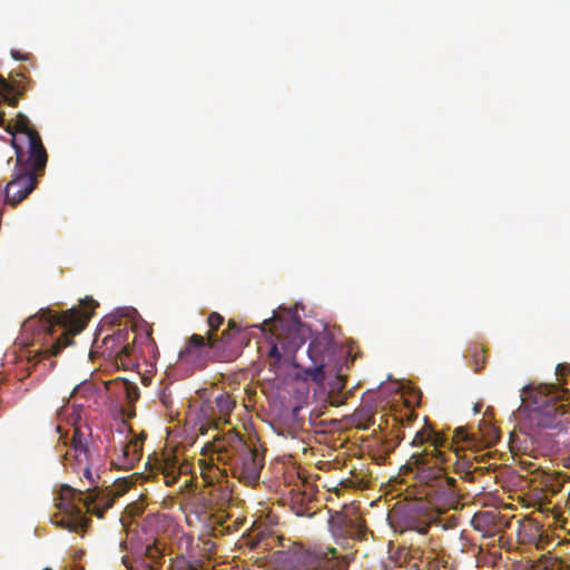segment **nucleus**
Wrapping results in <instances>:
<instances>
[{"label":"nucleus","instance_id":"f257e3e1","mask_svg":"<svg viewBox=\"0 0 570 570\" xmlns=\"http://www.w3.org/2000/svg\"><path fill=\"white\" fill-rule=\"evenodd\" d=\"M80 304L81 309L72 307L60 314L50 308L40 309L22 323L18 340L27 348L28 362L57 356L72 344V336L85 327L98 305L91 297L81 299Z\"/></svg>","mask_w":570,"mask_h":570},{"label":"nucleus","instance_id":"f03ea898","mask_svg":"<svg viewBox=\"0 0 570 570\" xmlns=\"http://www.w3.org/2000/svg\"><path fill=\"white\" fill-rule=\"evenodd\" d=\"M266 326L269 327L268 357L291 362L294 367L303 370L305 379L317 384L325 382L326 358L333 351V340L328 335L316 336L311 341L307 347L311 364L302 366L296 360V353L306 341L307 327L301 318L291 313L285 316L274 315L263 322L261 330L265 332Z\"/></svg>","mask_w":570,"mask_h":570},{"label":"nucleus","instance_id":"7ed1b4c3","mask_svg":"<svg viewBox=\"0 0 570 570\" xmlns=\"http://www.w3.org/2000/svg\"><path fill=\"white\" fill-rule=\"evenodd\" d=\"M214 451L219 461L228 462L234 478L247 487L258 484L265 464L264 454L250 448L240 434L229 430L227 434H216L213 440Z\"/></svg>","mask_w":570,"mask_h":570},{"label":"nucleus","instance_id":"20e7f679","mask_svg":"<svg viewBox=\"0 0 570 570\" xmlns=\"http://www.w3.org/2000/svg\"><path fill=\"white\" fill-rule=\"evenodd\" d=\"M561 484L558 480H550L541 465H537V514H541L546 521L537 517V550L553 542L556 528H561L562 517L559 503L552 502V498L559 493Z\"/></svg>","mask_w":570,"mask_h":570},{"label":"nucleus","instance_id":"39448f33","mask_svg":"<svg viewBox=\"0 0 570 570\" xmlns=\"http://www.w3.org/2000/svg\"><path fill=\"white\" fill-rule=\"evenodd\" d=\"M151 334L153 330L147 327L141 336V343L137 345V334L134 331L127 326L118 327L102 338V353L126 368L137 365L140 353L147 352L151 358H156L158 350Z\"/></svg>","mask_w":570,"mask_h":570},{"label":"nucleus","instance_id":"423d86ee","mask_svg":"<svg viewBox=\"0 0 570 570\" xmlns=\"http://www.w3.org/2000/svg\"><path fill=\"white\" fill-rule=\"evenodd\" d=\"M12 147L16 151V165L12 171L11 180L4 188V203L16 207L26 199L37 187L38 178L45 174L48 157H43V163L39 165L36 158L26 156L16 139Z\"/></svg>","mask_w":570,"mask_h":570},{"label":"nucleus","instance_id":"0eeeda50","mask_svg":"<svg viewBox=\"0 0 570 570\" xmlns=\"http://www.w3.org/2000/svg\"><path fill=\"white\" fill-rule=\"evenodd\" d=\"M55 501V505L58 509V513L51 518L55 524L70 532H85L90 519L86 517L78 505L79 503L85 505V491L63 484L60 487Z\"/></svg>","mask_w":570,"mask_h":570},{"label":"nucleus","instance_id":"6e6552de","mask_svg":"<svg viewBox=\"0 0 570 570\" xmlns=\"http://www.w3.org/2000/svg\"><path fill=\"white\" fill-rule=\"evenodd\" d=\"M560 384L537 381V429H558L562 424L568 404Z\"/></svg>","mask_w":570,"mask_h":570},{"label":"nucleus","instance_id":"1a4fd4ad","mask_svg":"<svg viewBox=\"0 0 570 570\" xmlns=\"http://www.w3.org/2000/svg\"><path fill=\"white\" fill-rule=\"evenodd\" d=\"M412 459L417 464L416 478L431 489L436 497L454 498L456 495V480L449 476L444 469L433 462L430 464L422 454H413Z\"/></svg>","mask_w":570,"mask_h":570},{"label":"nucleus","instance_id":"9d476101","mask_svg":"<svg viewBox=\"0 0 570 570\" xmlns=\"http://www.w3.org/2000/svg\"><path fill=\"white\" fill-rule=\"evenodd\" d=\"M218 343L208 336L193 334L178 353V361L191 371L205 368L217 352Z\"/></svg>","mask_w":570,"mask_h":570},{"label":"nucleus","instance_id":"9b49d317","mask_svg":"<svg viewBox=\"0 0 570 570\" xmlns=\"http://www.w3.org/2000/svg\"><path fill=\"white\" fill-rule=\"evenodd\" d=\"M351 556L338 558L335 548L327 550H302L296 553V562L301 570H348Z\"/></svg>","mask_w":570,"mask_h":570},{"label":"nucleus","instance_id":"f8f14e48","mask_svg":"<svg viewBox=\"0 0 570 570\" xmlns=\"http://www.w3.org/2000/svg\"><path fill=\"white\" fill-rule=\"evenodd\" d=\"M330 529L336 542L348 546L350 540L362 541L366 535L364 520L355 511L336 512L328 520Z\"/></svg>","mask_w":570,"mask_h":570},{"label":"nucleus","instance_id":"ddd939ff","mask_svg":"<svg viewBox=\"0 0 570 570\" xmlns=\"http://www.w3.org/2000/svg\"><path fill=\"white\" fill-rule=\"evenodd\" d=\"M14 131L9 126L7 130L12 135L11 144L13 139L17 140L18 145L23 149L21 144L27 145L28 149L26 156L36 158V163L41 165L43 157H48L46 148L42 144L39 132L31 126L30 120L23 114H18L17 120L13 126Z\"/></svg>","mask_w":570,"mask_h":570},{"label":"nucleus","instance_id":"4468645a","mask_svg":"<svg viewBox=\"0 0 570 570\" xmlns=\"http://www.w3.org/2000/svg\"><path fill=\"white\" fill-rule=\"evenodd\" d=\"M489 415L487 410L478 424L476 432H469L466 428L460 426L454 430L453 438L456 442H463L471 449L491 448L500 440L499 429L485 420Z\"/></svg>","mask_w":570,"mask_h":570},{"label":"nucleus","instance_id":"2eb2a0df","mask_svg":"<svg viewBox=\"0 0 570 570\" xmlns=\"http://www.w3.org/2000/svg\"><path fill=\"white\" fill-rule=\"evenodd\" d=\"M392 519L402 520L407 529L421 534L428 533L433 520H439L434 513L423 511L422 505L419 503L409 504L402 510L394 512Z\"/></svg>","mask_w":570,"mask_h":570},{"label":"nucleus","instance_id":"dca6fc26","mask_svg":"<svg viewBox=\"0 0 570 570\" xmlns=\"http://www.w3.org/2000/svg\"><path fill=\"white\" fill-rule=\"evenodd\" d=\"M90 430H86L75 426L72 429V436L70 440V448L62 454H60L61 462L69 460L72 454L78 464L89 463L94 460L92 451L89 448L90 442Z\"/></svg>","mask_w":570,"mask_h":570},{"label":"nucleus","instance_id":"f3484780","mask_svg":"<svg viewBox=\"0 0 570 570\" xmlns=\"http://www.w3.org/2000/svg\"><path fill=\"white\" fill-rule=\"evenodd\" d=\"M471 522L475 530L489 537L495 535L510 524L504 515L490 510L475 513Z\"/></svg>","mask_w":570,"mask_h":570},{"label":"nucleus","instance_id":"a211bd4d","mask_svg":"<svg viewBox=\"0 0 570 570\" xmlns=\"http://www.w3.org/2000/svg\"><path fill=\"white\" fill-rule=\"evenodd\" d=\"M115 497L112 493L99 490L98 485L95 488H88L85 491V508L87 512L102 518L104 513L110 509L114 504Z\"/></svg>","mask_w":570,"mask_h":570},{"label":"nucleus","instance_id":"6ab92c4d","mask_svg":"<svg viewBox=\"0 0 570 570\" xmlns=\"http://www.w3.org/2000/svg\"><path fill=\"white\" fill-rule=\"evenodd\" d=\"M17 77L12 80H7L0 75V97L11 107L18 106L19 98L26 94L30 82L21 72Z\"/></svg>","mask_w":570,"mask_h":570},{"label":"nucleus","instance_id":"aec40b11","mask_svg":"<svg viewBox=\"0 0 570 570\" xmlns=\"http://www.w3.org/2000/svg\"><path fill=\"white\" fill-rule=\"evenodd\" d=\"M120 453L115 460V465L122 470H130L140 461L142 455V439L131 436L129 441L121 442Z\"/></svg>","mask_w":570,"mask_h":570},{"label":"nucleus","instance_id":"412c9836","mask_svg":"<svg viewBox=\"0 0 570 570\" xmlns=\"http://www.w3.org/2000/svg\"><path fill=\"white\" fill-rule=\"evenodd\" d=\"M534 385L529 383L521 390V404L514 412L515 420L521 425V429L532 430L533 426V413H534Z\"/></svg>","mask_w":570,"mask_h":570},{"label":"nucleus","instance_id":"4be33fe9","mask_svg":"<svg viewBox=\"0 0 570 570\" xmlns=\"http://www.w3.org/2000/svg\"><path fill=\"white\" fill-rule=\"evenodd\" d=\"M157 474L161 475L168 487L175 484L180 476V466L176 456L167 454L156 461Z\"/></svg>","mask_w":570,"mask_h":570},{"label":"nucleus","instance_id":"5701e85b","mask_svg":"<svg viewBox=\"0 0 570 570\" xmlns=\"http://www.w3.org/2000/svg\"><path fill=\"white\" fill-rule=\"evenodd\" d=\"M518 523V542L523 546L524 549L530 548L532 543H534V522L531 518V513L519 519Z\"/></svg>","mask_w":570,"mask_h":570},{"label":"nucleus","instance_id":"b1692460","mask_svg":"<svg viewBox=\"0 0 570 570\" xmlns=\"http://www.w3.org/2000/svg\"><path fill=\"white\" fill-rule=\"evenodd\" d=\"M375 410L372 405H362L353 413V422L357 429L367 430L375 423Z\"/></svg>","mask_w":570,"mask_h":570},{"label":"nucleus","instance_id":"393cba45","mask_svg":"<svg viewBox=\"0 0 570 570\" xmlns=\"http://www.w3.org/2000/svg\"><path fill=\"white\" fill-rule=\"evenodd\" d=\"M220 422L227 423L228 416L235 407V401L227 393H220L213 401Z\"/></svg>","mask_w":570,"mask_h":570},{"label":"nucleus","instance_id":"a878e982","mask_svg":"<svg viewBox=\"0 0 570 570\" xmlns=\"http://www.w3.org/2000/svg\"><path fill=\"white\" fill-rule=\"evenodd\" d=\"M199 416L208 424L217 425L220 421L217 415L214 402L210 400L203 401L199 407Z\"/></svg>","mask_w":570,"mask_h":570},{"label":"nucleus","instance_id":"bb28decb","mask_svg":"<svg viewBox=\"0 0 570 570\" xmlns=\"http://www.w3.org/2000/svg\"><path fill=\"white\" fill-rule=\"evenodd\" d=\"M470 356L474 372H480L487 362V350L483 346L475 344L470 348Z\"/></svg>","mask_w":570,"mask_h":570},{"label":"nucleus","instance_id":"cd10ccee","mask_svg":"<svg viewBox=\"0 0 570 570\" xmlns=\"http://www.w3.org/2000/svg\"><path fill=\"white\" fill-rule=\"evenodd\" d=\"M120 391L125 394L128 405H132L139 399L138 386L128 381L121 383Z\"/></svg>","mask_w":570,"mask_h":570},{"label":"nucleus","instance_id":"c85d7f7f","mask_svg":"<svg viewBox=\"0 0 570 570\" xmlns=\"http://www.w3.org/2000/svg\"><path fill=\"white\" fill-rule=\"evenodd\" d=\"M224 323V316H222L217 312H212L208 315L207 324H208V331L204 336H215L217 334V331Z\"/></svg>","mask_w":570,"mask_h":570},{"label":"nucleus","instance_id":"c756f323","mask_svg":"<svg viewBox=\"0 0 570 570\" xmlns=\"http://www.w3.org/2000/svg\"><path fill=\"white\" fill-rule=\"evenodd\" d=\"M480 468H474L471 462L469 461H462L458 462L456 464V471L461 474V478L472 482L474 480V473L479 471Z\"/></svg>","mask_w":570,"mask_h":570},{"label":"nucleus","instance_id":"7c9ffc66","mask_svg":"<svg viewBox=\"0 0 570 570\" xmlns=\"http://www.w3.org/2000/svg\"><path fill=\"white\" fill-rule=\"evenodd\" d=\"M395 428L397 429V432L395 433V435H393L390 439H384L382 441V451L384 452L385 455H389L392 451H394V449L404 439V434L403 433L401 434L400 429L397 426H395Z\"/></svg>","mask_w":570,"mask_h":570},{"label":"nucleus","instance_id":"2f4dec72","mask_svg":"<svg viewBox=\"0 0 570 570\" xmlns=\"http://www.w3.org/2000/svg\"><path fill=\"white\" fill-rule=\"evenodd\" d=\"M537 570H553L554 568H560L562 566V560L558 558H553L551 561L546 560V554H541L537 557Z\"/></svg>","mask_w":570,"mask_h":570},{"label":"nucleus","instance_id":"473e14b6","mask_svg":"<svg viewBox=\"0 0 570 570\" xmlns=\"http://www.w3.org/2000/svg\"><path fill=\"white\" fill-rule=\"evenodd\" d=\"M432 433L425 430L417 431L412 440V445L419 446L424 444L425 442H431L434 445L433 451H436L435 446L438 444L436 440H431Z\"/></svg>","mask_w":570,"mask_h":570},{"label":"nucleus","instance_id":"72a5a7b5","mask_svg":"<svg viewBox=\"0 0 570 570\" xmlns=\"http://www.w3.org/2000/svg\"><path fill=\"white\" fill-rule=\"evenodd\" d=\"M230 330L226 328L222 332L220 336L217 334L215 336H209L213 341L218 343L217 351L224 350L227 345L230 344L232 340L235 337Z\"/></svg>","mask_w":570,"mask_h":570},{"label":"nucleus","instance_id":"f704fd0d","mask_svg":"<svg viewBox=\"0 0 570 570\" xmlns=\"http://www.w3.org/2000/svg\"><path fill=\"white\" fill-rule=\"evenodd\" d=\"M171 570H196V569L185 557H177L171 562Z\"/></svg>","mask_w":570,"mask_h":570},{"label":"nucleus","instance_id":"c9c22d12","mask_svg":"<svg viewBox=\"0 0 570 570\" xmlns=\"http://www.w3.org/2000/svg\"><path fill=\"white\" fill-rule=\"evenodd\" d=\"M570 374V364L569 363H558L554 367V376L558 381L562 382L566 380L567 375Z\"/></svg>","mask_w":570,"mask_h":570},{"label":"nucleus","instance_id":"e433bc0d","mask_svg":"<svg viewBox=\"0 0 570 570\" xmlns=\"http://www.w3.org/2000/svg\"><path fill=\"white\" fill-rule=\"evenodd\" d=\"M331 392H340L345 387V379L342 375H336L335 379L330 383Z\"/></svg>","mask_w":570,"mask_h":570},{"label":"nucleus","instance_id":"4c0bfd02","mask_svg":"<svg viewBox=\"0 0 570 570\" xmlns=\"http://www.w3.org/2000/svg\"><path fill=\"white\" fill-rule=\"evenodd\" d=\"M85 464H86V465H85V468H83V473H82V475H83V478H86V479L90 482V484H92V485H94V488H95V487H96V485H98V484H97V482L95 481L94 475H92V472H91V468H92V465H94V460H90V462H89V463H85Z\"/></svg>","mask_w":570,"mask_h":570},{"label":"nucleus","instance_id":"58836bf2","mask_svg":"<svg viewBox=\"0 0 570 570\" xmlns=\"http://www.w3.org/2000/svg\"><path fill=\"white\" fill-rule=\"evenodd\" d=\"M426 570H439L441 567V560L436 556H426Z\"/></svg>","mask_w":570,"mask_h":570},{"label":"nucleus","instance_id":"ea45409f","mask_svg":"<svg viewBox=\"0 0 570 570\" xmlns=\"http://www.w3.org/2000/svg\"><path fill=\"white\" fill-rule=\"evenodd\" d=\"M11 56L14 60H29L30 59L29 53H22L19 50H11Z\"/></svg>","mask_w":570,"mask_h":570},{"label":"nucleus","instance_id":"a19ab883","mask_svg":"<svg viewBox=\"0 0 570 570\" xmlns=\"http://www.w3.org/2000/svg\"><path fill=\"white\" fill-rule=\"evenodd\" d=\"M228 330H230L234 334H238L240 332V327L237 325V323L234 320L228 321Z\"/></svg>","mask_w":570,"mask_h":570},{"label":"nucleus","instance_id":"79ce46f5","mask_svg":"<svg viewBox=\"0 0 570 570\" xmlns=\"http://www.w3.org/2000/svg\"><path fill=\"white\" fill-rule=\"evenodd\" d=\"M57 431L59 433H61V428L60 426H57ZM59 440L62 441V448H66L68 445V442L66 441V436L60 434L59 436ZM61 445L60 444H57V451H61Z\"/></svg>","mask_w":570,"mask_h":570},{"label":"nucleus","instance_id":"37998d69","mask_svg":"<svg viewBox=\"0 0 570 570\" xmlns=\"http://www.w3.org/2000/svg\"><path fill=\"white\" fill-rule=\"evenodd\" d=\"M481 409H482V403L478 402L473 406V412L474 413H480Z\"/></svg>","mask_w":570,"mask_h":570},{"label":"nucleus","instance_id":"c03bdc74","mask_svg":"<svg viewBox=\"0 0 570 570\" xmlns=\"http://www.w3.org/2000/svg\"><path fill=\"white\" fill-rule=\"evenodd\" d=\"M3 119H4V114L2 111H0V125L3 122Z\"/></svg>","mask_w":570,"mask_h":570},{"label":"nucleus","instance_id":"a18cd8bd","mask_svg":"<svg viewBox=\"0 0 570 570\" xmlns=\"http://www.w3.org/2000/svg\"><path fill=\"white\" fill-rule=\"evenodd\" d=\"M530 562H531L530 568L527 570H534V561H530Z\"/></svg>","mask_w":570,"mask_h":570},{"label":"nucleus","instance_id":"49530a36","mask_svg":"<svg viewBox=\"0 0 570 570\" xmlns=\"http://www.w3.org/2000/svg\"><path fill=\"white\" fill-rule=\"evenodd\" d=\"M163 403H164L166 406H168V404H167V403H168V400L163 399Z\"/></svg>","mask_w":570,"mask_h":570},{"label":"nucleus","instance_id":"de8ad7c7","mask_svg":"<svg viewBox=\"0 0 570 570\" xmlns=\"http://www.w3.org/2000/svg\"><path fill=\"white\" fill-rule=\"evenodd\" d=\"M538 438H539V435L537 434V439H538ZM535 444H537V445L539 444V441H538V440L535 441Z\"/></svg>","mask_w":570,"mask_h":570},{"label":"nucleus","instance_id":"09e8293b","mask_svg":"<svg viewBox=\"0 0 570 570\" xmlns=\"http://www.w3.org/2000/svg\"><path fill=\"white\" fill-rule=\"evenodd\" d=\"M43 570H53V569H51V568H48V567H47V568H45Z\"/></svg>","mask_w":570,"mask_h":570}]
</instances>
